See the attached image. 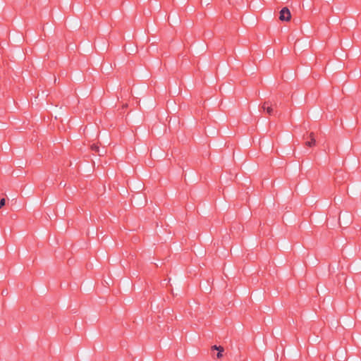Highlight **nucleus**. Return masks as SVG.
I'll list each match as a JSON object with an SVG mask.
<instances>
[{
    "label": "nucleus",
    "instance_id": "f257e3e1",
    "mask_svg": "<svg viewBox=\"0 0 361 361\" xmlns=\"http://www.w3.org/2000/svg\"><path fill=\"white\" fill-rule=\"evenodd\" d=\"M259 111L266 112L269 116H276L277 113V111L273 108V104L270 101H267L262 103Z\"/></svg>",
    "mask_w": 361,
    "mask_h": 361
},
{
    "label": "nucleus",
    "instance_id": "f03ea898",
    "mask_svg": "<svg viewBox=\"0 0 361 361\" xmlns=\"http://www.w3.org/2000/svg\"><path fill=\"white\" fill-rule=\"evenodd\" d=\"M291 18L290 10L287 7H283L279 13V19L281 21H289Z\"/></svg>",
    "mask_w": 361,
    "mask_h": 361
},
{
    "label": "nucleus",
    "instance_id": "7ed1b4c3",
    "mask_svg": "<svg viewBox=\"0 0 361 361\" xmlns=\"http://www.w3.org/2000/svg\"><path fill=\"white\" fill-rule=\"evenodd\" d=\"M303 139L305 140V145L312 147L315 145V137L314 133H311L309 135H303Z\"/></svg>",
    "mask_w": 361,
    "mask_h": 361
},
{
    "label": "nucleus",
    "instance_id": "20e7f679",
    "mask_svg": "<svg viewBox=\"0 0 361 361\" xmlns=\"http://www.w3.org/2000/svg\"><path fill=\"white\" fill-rule=\"evenodd\" d=\"M130 97V93L128 92V90H124L121 94V98L123 100H126L127 97Z\"/></svg>",
    "mask_w": 361,
    "mask_h": 361
},
{
    "label": "nucleus",
    "instance_id": "39448f33",
    "mask_svg": "<svg viewBox=\"0 0 361 361\" xmlns=\"http://www.w3.org/2000/svg\"><path fill=\"white\" fill-rule=\"evenodd\" d=\"M91 149L92 152H95V153H98V154L99 156H101V154L99 153V147L96 144H92L91 145Z\"/></svg>",
    "mask_w": 361,
    "mask_h": 361
},
{
    "label": "nucleus",
    "instance_id": "423d86ee",
    "mask_svg": "<svg viewBox=\"0 0 361 361\" xmlns=\"http://www.w3.org/2000/svg\"><path fill=\"white\" fill-rule=\"evenodd\" d=\"M6 200L4 198H2L0 200V209L5 205Z\"/></svg>",
    "mask_w": 361,
    "mask_h": 361
},
{
    "label": "nucleus",
    "instance_id": "0eeeda50",
    "mask_svg": "<svg viewBox=\"0 0 361 361\" xmlns=\"http://www.w3.org/2000/svg\"><path fill=\"white\" fill-rule=\"evenodd\" d=\"M217 350H218V352L223 353L224 351V348L222 346L219 345Z\"/></svg>",
    "mask_w": 361,
    "mask_h": 361
},
{
    "label": "nucleus",
    "instance_id": "6e6552de",
    "mask_svg": "<svg viewBox=\"0 0 361 361\" xmlns=\"http://www.w3.org/2000/svg\"><path fill=\"white\" fill-rule=\"evenodd\" d=\"M222 357H223V354H222V353H221V352H218V353H216V357H217L218 359H220V358H221Z\"/></svg>",
    "mask_w": 361,
    "mask_h": 361
},
{
    "label": "nucleus",
    "instance_id": "1a4fd4ad",
    "mask_svg": "<svg viewBox=\"0 0 361 361\" xmlns=\"http://www.w3.org/2000/svg\"><path fill=\"white\" fill-rule=\"evenodd\" d=\"M217 349H218V346H217V345H214L212 346V348H211V350H212V351H213V350H217Z\"/></svg>",
    "mask_w": 361,
    "mask_h": 361
},
{
    "label": "nucleus",
    "instance_id": "9d476101",
    "mask_svg": "<svg viewBox=\"0 0 361 361\" xmlns=\"http://www.w3.org/2000/svg\"><path fill=\"white\" fill-rule=\"evenodd\" d=\"M2 295H8V291L7 290H2V293H1Z\"/></svg>",
    "mask_w": 361,
    "mask_h": 361
},
{
    "label": "nucleus",
    "instance_id": "9b49d317",
    "mask_svg": "<svg viewBox=\"0 0 361 361\" xmlns=\"http://www.w3.org/2000/svg\"><path fill=\"white\" fill-rule=\"evenodd\" d=\"M128 106V104H127V103H126V104H123V106Z\"/></svg>",
    "mask_w": 361,
    "mask_h": 361
}]
</instances>
